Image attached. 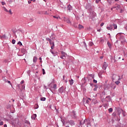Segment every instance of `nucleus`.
I'll return each mask as SVG.
<instances>
[{
	"instance_id": "1",
	"label": "nucleus",
	"mask_w": 127,
	"mask_h": 127,
	"mask_svg": "<svg viewBox=\"0 0 127 127\" xmlns=\"http://www.w3.org/2000/svg\"><path fill=\"white\" fill-rule=\"evenodd\" d=\"M116 8L117 10L120 9V12H122V8H121V5L119 4H116L115 6H114L113 7L111 8V10L113 9Z\"/></svg>"
},
{
	"instance_id": "2",
	"label": "nucleus",
	"mask_w": 127,
	"mask_h": 127,
	"mask_svg": "<svg viewBox=\"0 0 127 127\" xmlns=\"http://www.w3.org/2000/svg\"><path fill=\"white\" fill-rule=\"evenodd\" d=\"M63 21L66 22L67 23L71 24V23L69 19H68V18H65V17H64V18L63 19Z\"/></svg>"
},
{
	"instance_id": "3",
	"label": "nucleus",
	"mask_w": 127,
	"mask_h": 127,
	"mask_svg": "<svg viewBox=\"0 0 127 127\" xmlns=\"http://www.w3.org/2000/svg\"><path fill=\"white\" fill-rule=\"evenodd\" d=\"M61 54L62 56L61 57V58L63 59H65V58L66 57V56H67V55L64 52H61Z\"/></svg>"
},
{
	"instance_id": "4",
	"label": "nucleus",
	"mask_w": 127,
	"mask_h": 127,
	"mask_svg": "<svg viewBox=\"0 0 127 127\" xmlns=\"http://www.w3.org/2000/svg\"><path fill=\"white\" fill-rule=\"evenodd\" d=\"M64 91V88L63 86H62L59 89V92L60 93L62 94Z\"/></svg>"
},
{
	"instance_id": "5",
	"label": "nucleus",
	"mask_w": 127,
	"mask_h": 127,
	"mask_svg": "<svg viewBox=\"0 0 127 127\" xmlns=\"http://www.w3.org/2000/svg\"><path fill=\"white\" fill-rule=\"evenodd\" d=\"M51 48L52 50L54 49V47L55 46V44H54V42L52 41L51 43H50Z\"/></svg>"
},
{
	"instance_id": "6",
	"label": "nucleus",
	"mask_w": 127,
	"mask_h": 127,
	"mask_svg": "<svg viewBox=\"0 0 127 127\" xmlns=\"http://www.w3.org/2000/svg\"><path fill=\"white\" fill-rule=\"evenodd\" d=\"M108 66V64H107L106 62H104V63H103V65L102 66V69H103V70H106L107 67Z\"/></svg>"
},
{
	"instance_id": "7",
	"label": "nucleus",
	"mask_w": 127,
	"mask_h": 127,
	"mask_svg": "<svg viewBox=\"0 0 127 127\" xmlns=\"http://www.w3.org/2000/svg\"><path fill=\"white\" fill-rule=\"evenodd\" d=\"M124 113V111H123V109H119L118 110V114H119V116H120V114H121V113Z\"/></svg>"
},
{
	"instance_id": "8",
	"label": "nucleus",
	"mask_w": 127,
	"mask_h": 127,
	"mask_svg": "<svg viewBox=\"0 0 127 127\" xmlns=\"http://www.w3.org/2000/svg\"><path fill=\"white\" fill-rule=\"evenodd\" d=\"M91 14L92 15L93 17H94L96 16V13L94 11H92L91 12Z\"/></svg>"
},
{
	"instance_id": "9",
	"label": "nucleus",
	"mask_w": 127,
	"mask_h": 127,
	"mask_svg": "<svg viewBox=\"0 0 127 127\" xmlns=\"http://www.w3.org/2000/svg\"><path fill=\"white\" fill-rule=\"evenodd\" d=\"M107 30L112 31V29H113L112 25H109V27H107Z\"/></svg>"
},
{
	"instance_id": "10",
	"label": "nucleus",
	"mask_w": 127,
	"mask_h": 127,
	"mask_svg": "<svg viewBox=\"0 0 127 127\" xmlns=\"http://www.w3.org/2000/svg\"><path fill=\"white\" fill-rule=\"evenodd\" d=\"M111 100L110 96H107L106 98H105V100L107 102L110 101Z\"/></svg>"
},
{
	"instance_id": "11",
	"label": "nucleus",
	"mask_w": 127,
	"mask_h": 127,
	"mask_svg": "<svg viewBox=\"0 0 127 127\" xmlns=\"http://www.w3.org/2000/svg\"><path fill=\"white\" fill-rule=\"evenodd\" d=\"M36 118H37L36 114H33L32 116H31V119L32 120H35Z\"/></svg>"
},
{
	"instance_id": "12",
	"label": "nucleus",
	"mask_w": 127,
	"mask_h": 127,
	"mask_svg": "<svg viewBox=\"0 0 127 127\" xmlns=\"http://www.w3.org/2000/svg\"><path fill=\"white\" fill-rule=\"evenodd\" d=\"M74 80L71 79V80H69V84L70 85L72 86L74 83Z\"/></svg>"
},
{
	"instance_id": "13",
	"label": "nucleus",
	"mask_w": 127,
	"mask_h": 127,
	"mask_svg": "<svg viewBox=\"0 0 127 127\" xmlns=\"http://www.w3.org/2000/svg\"><path fill=\"white\" fill-rule=\"evenodd\" d=\"M68 123L71 126H74L75 125V123L73 121H69Z\"/></svg>"
},
{
	"instance_id": "14",
	"label": "nucleus",
	"mask_w": 127,
	"mask_h": 127,
	"mask_svg": "<svg viewBox=\"0 0 127 127\" xmlns=\"http://www.w3.org/2000/svg\"><path fill=\"white\" fill-rule=\"evenodd\" d=\"M38 58L36 57H34L33 59V61L34 63H36L37 61Z\"/></svg>"
},
{
	"instance_id": "15",
	"label": "nucleus",
	"mask_w": 127,
	"mask_h": 127,
	"mask_svg": "<svg viewBox=\"0 0 127 127\" xmlns=\"http://www.w3.org/2000/svg\"><path fill=\"white\" fill-rule=\"evenodd\" d=\"M112 26L114 27V29H117V25L116 24H113Z\"/></svg>"
},
{
	"instance_id": "16",
	"label": "nucleus",
	"mask_w": 127,
	"mask_h": 127,
	"mask_svg": "<svg viewBox=\"0 0 127 127\" xmlns=\"http://www.w3.org/2000/svg\"><path fill=\"white\" fill-rule=\"evenodd\" d=\"M53 88L54 90H56L57 89V85L56 84H54V86L53 87Z\"/></svg>"
},
{
	"instance_id": "17",
	"label": "nucleus",
	"mask_w": 127,
	"mask_h": 127,
	"mask_svg": "<svg viewBox=\"0 0 127 127\" xmlns=\"http://www.w3.org/2000/svg\"><path fill=\"white\" fill-rule=\"evenodd\" d=\"M113 111V109L112 108H110L109 109H108V111H109V113H112Z\"/></svg>"
},
{
	"instance_id": "18",
	"label": "nucleus",
	"mask_w": 127,
	"mask_h": 127,
	"mask_svg": "<svg viewBox=\"0 0 127 127\" xmlns=\"http://www.w3.org/2000/svg\"><path fill=\"white\" fill-rule=\"evenodd\" d=\"M46 98L45 97H41L40 99V100L42 101H46Z\"/></svg>"
},
{
	"instance_id": "19",
	"label": "nucleus",
	"mask_w": 127,
	"mask_h": 127,
	"mask_svg": "<svg viewBox=\"0 0 127 127\" xmlns=\"http://www.w3.org/2000/svg\"><path fill=\"white\" fill-rule=\"evenodd\" d=\"M46 40L48 41H49L50 43L52 42V40H51V39L50 38H46Z\"/></svg>"
},
{
	"instance_id": "20",
	"label": "nucleus",
	"mask_w": 127,
	"mask_h": 127,
	"mask_svg": "<svg viewBox=\"0 0 127 127\" xmlns=\"http://www.w3.org/2000/svg\"><path fill=\"white\" fill-rule=\"evenodd\" d=\"M67 9H68V10H71V9H72V7H71V5H68V6H67Z\"/></svg>"
},
{
	"instance_id": "21",
	"label": "nucleus",
	"mask_w": 127,
	"mask_h": 127,
	"mask_svg": "<svg viewBox=\"0 0 127 127\" xmlns=\"http://www.w3.org/2000/svg\"><path fill=\"white\" fill-rule=\"evenodd\" d=\"M107 45L109 48H111L112 45L109 42H107Z\"/></svg>"
},
{
	"instance_id": "22",
	"label": "nucleus",
	"mask_w": 127,
	"mask_h": 127,
	"mask_svg": "<svg viewBox=\"0 0 127 127\" xmlns=\"http://www.w3.org/2000/svg\"><path fill=\"white\" fill-rule=\"evenodd\" d=\"M54 18H56L57 19H61V18H60V17H59V16H54Z\"/></svg>"
},
{
	"instance_id": "23",
	"label": "nucleus",
	"mask_w": 127,
	"mask_h": 127,
	"mask_svg": "<svg viewBox=\"0 0 127 127\" xmlns=\"http://www.w3.org/2000/svg\"><path fill=\"white\" fill-rule=\"evenodd\" d=\"M91 98H88V100H86V103L89 104V101H91Z\"/></svg>"
},
{
	"instance_id": "24",
	"label": "nucleus",
	"mask_w": 127,
	"mask_h": 127,
	"mask_svg": "<svg viewBox=\"0 0 127 127\" xmlns=\"http://www.w3.org/2000/svg\"><path fill=\"white\" fill-rule=\"evenodd\" d=\"M3 9H4V11H5V12H8V10L5 7L3 6Z\"/></svg>"
},
{
	"instance_id": "25",
	"label": "nucleus",
	"mask_w": 127,
	"mask_h": 127,
	"mask_svg": "<svg viewBox=\"0 0 127 127\" xmlns=\"http://www.w3.org/2000/svg\"><path fill=\"white\" fill-rule=\"evenodd\" d=\"M78 28H79V29H82V28H83L84 27H83V26H82V25H79V26H78Z\"/></svg>"
},
{
	"instance_id": "26",
	"label": "nucleus",
	"mask_w": 127,
	"mask_h": 127,
	"mask_svg": "<svg viewBox=\"0 0 127 127\" xmlns=\"http://www.w3.org/2000/svg\"><path fill=\"white\" fill-rule=\"evenodd\" d=\"M42 71H43V75L46 74V71H45V70L44 68L42 69Z\"/></svg>"
},
{
	"instance_id": "27",
	"label": "nucleus",
	"mask_w": 127,
	"mask_h": 127,
	"mask_svg": "<svg viewBox=\"0 0 127 127\" xmlns=\"http://www.w3.org/2000/svg\"><path fill=\"white\" fill-rule=\"evenodd\" d=\"M115 84H116V85H119V84H120V82L119 81H116V82H115Z\"/></svg>"
},
{
	"instance_id": "28",
	"label": "nucleus",
	"mask_w": 127,
	"mask_h": 127,
	"mask_svg": "<svg viewBox=\"0 0 127 127\" xmlns=\"http://www.w3.org/2000/svg\"><path fill=\"white\" fill-rule=\"evenodd\" d=\"M115 78L117 77V76L116 75H113V77H112L113 80H115Z\"/></svg>"
},
{
	"instance_id": "29",
	"label": "nucleus",
	"mask_w": 127,
	"mask_h": 127,
	"mask_svg": "<svg viewBox=\"0 0 127 127\" xmlns=\"http://www.w3.org/2000/svg\"><path fill=\"white\" fill-rule=\"evenodd\" d=\"M17 44L19 45V46H22V44L21 42H18L17 43Z\"/></svg>"
},
{
	"instance_id": "30",
	"label": "nucleus",
	"mask_w": 127,
	"mask_h": 127,
	"mask_svg": "<svg viewBox=\"0 0 127 127\" xmlns=\"http://www.w3.org/2000/svg\"><path fill=\"white\" fill-rule=\"evenodd\" d=\"M15 42H16V41L15 40H12V44H15Z\"/></svg>"
},
{
	"instance_id": "31",
	"label": "nucleus",
	"mask_w": 127,
	"mask_h": 127,
	"mask_svg": "<svg viewBox=\"0 0 127 127\" xmlns=\"http://www.w3.org/2000/svg\"><path fill=\"white\" fill-rule=\"evenodd\" d=\"M3 81L5 82V83H7L8 81V80L6 79L5 78H3Z\"/></svg>"
},
{
	"instance_id": "32",
	"label": "nucleus",
	"mask_w": 127,
	"mask_h": 127,
	"mask_svg": "<svg viewBox=\"0 0 127 127\" xmlns=\"http://www.w3.org/2000/svg\"><path fill=\"white\" fill-rule=\"evenodd\" d=\"M44 14H45V15L48 14V11H45V12H44Z\"/></svg>"
},
{
	"instance_id": "33",
	"label": "nucleus",
	"mask_w": 127,
	"mask_h": 127,
	"mask_svg": "<svg viewBox=\"0 0 127 127\" xmlns=\"http://www.w3.org/2000/svg\"><path fill=\"white\" fill-rule=\"evenodd\" d=\"M90 76L92 78V79L94 78V76L93 75H92V74H90Z\"/></svg>"
},
{
	"instance_id": "34",
	"label": "nucleus",
	"mask_w": 127,
	"mask_h": 127,
	"mask_svg": "<svg viewBox=\"0 0 127 127\" xmlns=\"http://www.w3.org/2000/svg\"><path fill=\"white\" fill-rule=\"evenodd\" d=\"M93 82H94V83H97V80H95V79H94V80H93Z\"/></svg>"
},
{
	"instance_id": "35",
	"label": "nucleus",
	"mask_w": 127,
	"mask_h": 127,
	"mask_svg": "<svg viewBox=\"0 0 127 127\" xmlns=\"http://www.w3.org/2000/svg\"><path fill=\"white\" fill-rule=\"evenodd\" d=\"M89 45H90V46H92L93 45V43L92 42H90V43H89Z\"/></svg>"
},
{
	"instance_id": "36",
	"label": "nucleus",
	"mask_w": 127,
	"mask_h": 127,
	"mask_svg": "<svg viewBox=\"0 0 127 127\" xmlns=\"http://www.w3.org/2000/svg\"><path fill=\"white\" fill-rule=\"evenodd\" d=\"M100 1H101V0H96V3H98Z\"/></svg>"
},
{
	"instance_id": "37",
	"label": "nucleus",
	"mask_w": 127,
	"mask_h": 127,
	"mask_svg": "<svg viewBox=\"0 0 127 127\" xmlns=\"http://www.w3.org/2000/svg\"><path fill=\"white\" fill-rule=\"evenodd\" d=\"M1 3H2V5H5V2L2 1V2H1Z\"/></svg>"
},
{
	"instance_id": "38",
	"label": "nucleus",
	"mask_w": 127,
	"mask_h": 127,
	"mask_svg": "<svg viewBox=\"0 0 127 127\" xmlns=\"http://www.w3.org/2000/svg\"><path fill=\"white\" fill-rule=\"evenodd\" d=\"M3 122H1L0 123V126H2L3 125Z\"/></svg>"
},
{
	"instance_id": "39",
	"label": "nucleus",
	"mask_w": 127,
	"mask_h": 127,
	"mask_svg": "<svg viewBox=\"0 0 127 127\" xmlns=\"http://www.w3.org/2000/svg\"><path fill=\"white\" fill-rule=\"evenodd\" d=\"M51 38L52 39V40H55V37H51Z\"/></svg>"
},
{
	"instance_id": "40",
	"label": "nucleus",
	"mask_w": 127,
	"mask_h": 127,
	"mask_svg": "<svg viewBox=\"0 0 127 127\" xmlns=\"http://www.w3.org/2000/svg\"><path fill=\"white\" fill-rule=\"evenodd\" d=\"M104 25V23H101V24H100V26L102 27Z\"/></svg>"
},
{
	"instance_id": "41",
	"label": "nucleus",
	"mask_w": 127,
	"mask_h": 127,
	"mask_svg": "<svg viewBox=\"0 0 127 127\" xmlns=\"http://www.w3.org/2000/svg\"><path fill=\"white\" fill-rule=\"evenodd\" d=\"M9 12H10V14H12L11 9H9Z\"/></svg>"
},
{
	"instance_id": "42",
	"label": "nucleus",
	"mask_w": 127,
	"mask_h": 127,
	"mask_svg": "<svg viewBox=\"0 0 127 127\" xmlns=\"http://www.w3.org/2000/svg\"><path fill=\"white\" fill-rule=\"evenodd\" d=\"M13 2V0H9V3H11Z\"/></svg>"
},
{
	"instance_id": "43",
	"label": "nucleus",
	"mask_w": 127,
	"mask_h": 127,
	"mask_svg": "<svg viewBox=\"0 0 127 127\" xmlns=\"http://www.w3.org/2000/svg\"><path fill=\"white\" fill-rule=\"evenodd\" d=\"M7 82H8V83L10 84V85H11V86H12L10 81L8 80V81H7Z\"/></svg>"
},
{
	"instance_id": "44",
	"label": "nucleus",
	"mask_w": 127,
	"mask_h": 127,
	"mask_svg": "<svg viewBox=\"0 0 127 127\" xmlns=\"http://www.w3.org/2000/svg\"><path fill=\"white\" fill-rule=\"evenodd\" d=\"M24 83V81H22L20 82L21 84H23Z\"/></svg>"
},
{
	"instance_id": "45",
	"label": "nucleus",
	"mask_w": 127,
	"mask_h": 127,
	"mask_svg": "<svg viewBox=\"0 0 127 127\" xmlns=\"http://www.w3.org/2000/svg\"><path fill=\"white\" fill-rule=\"evenodd\" d=\"M28 4H30L31 3V1L30 0H28Z\"/></svg>"
},
{
	"instance_id": "46",
	"label": "nucleus",
	"mask_w": 127,
	"mask_h": 127,
	"mask_svg": "<svg viewBox=\"0 0 127 127\" xmlns=\"http://www.w3.org/2000/svg\"><path fill=\"white\" fill-rule=\"evenodd\" d=\"M31 1H33V2H35L36 0H30Z\"/></svg>"
},
{
	"instance_id": "47",
	"label": "nucleus",
	"mask_w": 127,
	"mask_h": 127,
	"mask_svg": "<svg viewBox=\"0 0 127 127\" xmlns=\"http://www.w3.org/2000/svg\"><path fill=\"white\" fill-rule=\"evenodd\" d=\"M4 127H7L6 125H4Z\"/></svg>"
},
{
	"instance_id": "48",
	"label": "nucleus",
	"mask_w": 127,
	"mask_h": 127,
	"mask_svg": "<svg viewBox=\"0 0 127 127\" xmlns=\"http://www.w3.org/2000/svg\"><path fill=\"white\" fill-rule=\"evenodd\" d=\"M64 82H65V83H67V80H66H66H64Z\"/></svg>"
},
{
	"instance_id": "49",
	"label": "nucleus",
	"mask_w": 127,
	"mask_h": 127,
	"mask_svg": "<svg viewBox=\"0 0 127 127\" xmlns=\"http://www.w3.org/2000/svg\"><path fill=\"white\" fill-rule=\"evenodd\" d=\"M64 80V75L63 76V80Z\"/></svg>"
},
{
	"instance_id": "50",
	"label": "nucleus",
	"mask_w": 127,
	"mask_h": 127,
	"mask_svg": "<svg viewBox=\"0 0 127 127\" xmlns=\"http://www.w3.org/2000/svg\"><path fill=\"white\" fill-rule=\"evenodd\" d=\"M39 59L40 60H42V58H39Z\"/></svg>"
},
{
	"instance_id": "51",
	"label": "nucleus",
	"mask_w": 127,
	"mask_h": 127,
	"mask_svg": "<svg viewBox=\"0 0 127 127\" xmlns=\"http://www.w3.org/2000/svg\"><path fill=\"white\" fill-rule=\"evenodd\" d=\"M50 52H51L52 54H53V52H52V50H50Z\"/></svg>"
},
{
	"instance_id": "52",
	"label": "nucleus",
	"mask_w": 127,
	"mask_h": 127,
	"mask_svg": "<svg viewBox=\"0 0 127 127\" xmlns=\"http://www.w3.org/2000/svg\"><path fill=\"white\" fill-rule=\"evenodd\" d=\"M43 1H44L45 2H47V0H43Z\"/></svg>"
},
{
	"instance_id": "53",
	"label": "nucleus",
	"mask_w": 127,
	"mask_h": 127,
	"mask_svg": "<svg viewBox=\"0 0 127 127\" xmlns=\"http://www.w3.org/2000/svg\"><path fill=\"white\" fill-rule=\"evenodd\" d=\"M80 125H82V122H80Z\"/></svg>"
},
{
	"instance_id": "54",
	"label": "nucleus",
	"mask_w": 127,
	"mask_h": 127,
	"mask_svg": "<svg viewBox=\"0 0 127 127\" xmlns=\"http://www.w3.org/2000/svg\"><path fill=\"white\" fill-rule=\"evenodd\" d=\"M2 37H5V35H4Z\"/></svg>"
},
{
	"instance_id": "55",
	"label": "nucleus",
	"mask_w": 127,
	"mask_h": 127,
	"mask_svg": "<svg viewBox=\"0 0 127 127\" xmlns=\"http://www.w3.org/2000/svg\"><path fill=\"white\" fill-rule=\"evenodd\" d=\"M85 122V121H83V124H84V123Z\"/></svg>"
},
{
	"instance_id": "56",
	"label": "nucleus",
	"mask_w": 127,
	"mask_h": 127,
	"mask_svg": "<svg viewBox=\"0 0 127 127\" xmlns=\"http://www.w3.org/2000/svg\"><path fill=\"white\" fill-rule=\"evenodd\" d=\"M115 1H119V0H115Z\"/></svg>"
},
{
	"instance_id": "57",
	"label": "nucleus",
	"mask_w": 127,
	"mask_h": 127,
	"mask_svg": "<svg viewBox=\"0 0 127 127\" xmlns=\"http://www.w3.org/2000/svg\"><path fill=\"white\" fill-rule=\"evenodd\" d=\"M12 100L13 102L15 101L14 99H12Z\"/></svg>"
},
{
	"instance_id": "58",
	"label": "nucleus",
	"mask_w": 127,
	"mask_h": 127,
	"mask_svg": "<svg viewBox=\"0 0 127 127\" xmlns=\"http://www.w3.org/2000/svg\"><path fill=\"white\" fill-rule=\"evenodd\" d=\"M94 91H96V88H94Z\"/></svg>"
},
{
	"instance_id": "59",
	"label": "nucleus",
	"mask_w": 127,
	"mask_h": 127,
	"mask_svg": "<svg viewBox=\"0 0 127 127\" xmlns=\"http://www.w3.org/2000/svg\"><path fill=\"white\" fill-rule=\"evenodd\" d=\"M103 57H100V59H103Z\"/></svg>"
},
{
	"instance_id": "60",
	"label": "nucleus",
	"mask_w": 127,
	"mask_h": 127,
	"mask_svg": "<svg viewBox=\"0 0 127 127\" xmlns=\"http://www.w3.org/2000/svg\"><path fill=\"white\" fill-rule=\"evenodd\" d=\"M116 88V86H114V89H115Z\"/></svg>"
},
{
	"instance_id": "61",
	"label": "nucleus",
	"mask_w": 127,
	"mask_h": 127,
	"mask_svg": "<svg viewBox=\"0 0 127 127\" xmlns=\"http://www.w3.org/2000/svg\"><path fill=\"white\" fill-rule=\"evenodd\" d=\"M121 57H119V59H121Z\"/></svg>"
},
{
	"instance_id": "62",
	"label": "nucleus",
	"mask_w": 127,
	"mask_h": 127,
	"mask_svg": "<svg viewBox=\"0 0 127 127\" xmlns=\"http://www.w3.org/2000/svg\"><path fill=\"white\" fill-rule=\"evenodd\" d=\"M110 0H108V1H110Z\"/></svg>"
},
{
	"instance_id": "63",
	"label": "nucleus",
	"mask_w": 127,
	"mask_h": 127,
	"mask_svg": "<svg viewBox=\"0 0 127 127\" xmlns=\"http://www.w3.org/2000/svg\"><path fill=\"white\" fill-rule=\"evenodd\" d=\"M65 127H68V126H66Z\"/></svg>"
},
{
	"instance_id": "64",
	"label": "nucleus",
	"mask_w": 127,
	"mask_h": 127,
	"mask_svg": "<svg viewBox=\"0 0 127 127\" xmlns=\"http://www.w3.org/2000/svg\"><path fill=\"white\" fill-rule=\"evenodd\" d=\"M126 1L127 2V0H126Z\"/></svg>"
}]
</instances>
